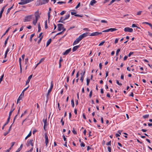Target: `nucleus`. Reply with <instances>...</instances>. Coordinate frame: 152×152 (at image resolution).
I'll return each instance as SVG.
<instances>
[{
  "label": "nucleus",
  "mask_w": 152,
  "mask_h": 152,
  "mask_svg": "<svg viewBox=\"0 0 152 152\" xmlns=\"http://www.w3.org/2000/svg\"><path fill=\"white\" fill-rule=\"evenodd\" d=\"M65 12V11H62L60 13L61 15H63Z\"/></svg>",
  "instance_id": "nucleus-54"
},
{
  "label": "nucleus",
  "mask_w": 152,
  "mask_h": 152,
  "mask_svg": "<svg viewBox=\"0 0 152 152\" xmlns=\"http://www.w3.org/2000/svg\"><path fill=\"white\" fill-rule=\"evenodd\" d=\"M64 18L62 17L61 18L60 20L58 21V22H61L62 23H64V21L65 20H64Z\"/></svg>",
  "instance_id": "nucleus-21"
},
{
  "label": "nucleus",
  "mask_w": 152,
  "mask_h": 152,
  "mask_svg": "<svg viewBox=\"0 0 152 152\" xmlns=\"http://www.w3.org/2000/svg\"><path fill=\"white\" fill-rule=\"evenodd\" d=\"M84 78V76H81L80 80H81V81L82 82H83Z\"/></svg>",
  "instance_id": "nucleus-37"
},
{
  "label": "nucleus",
  "mask_w": 152,
  "mask_h": 152,
  "mask_svg": "<svg viewBox=\"0 0 152 152\" xmlns=\"http://www.w3.org/2000/svg\"><path fill=\"white\" fill-rule=\"evenodd\" d=\"M92 91H91L90 92V94H89V96L90 98H91V97L92 96Z\"/></svg>",
  "instance_id": "nucleus-57"
},
{
  "label": "nucleus",
  "mask_w": 152,
  "mask_h": 152,
  "mask_svg": "<svg viewBox=\"0 0 152 152\" xmlns=\"http://www.w3.org/2000/svg\"><path fill=\"white\" fill-rule=\"evenodd\" d=\"M32 18V15H29L25 17L24 22L30 21L31 20Z\"/></svg>",
  "instance_id": "nucleus-4"
},
{
  "label": "nucleus",
  "mask_w": 152,
  "mask_h": 152,
  "mask_svg": "<svg viewBox=\"0 0 152 152\" xmlns=\"http://www.w3.org/2000/svg\"><path fill=\"white\" fill-rule=\"evenodd\" d=\"M100 22L102 23H107V21L104 20H101Z\"/></svg>",
  "instance_id": "nucleus-49"
},
{
  "label": "nucleus",
  "mask_w": 152,
  "mask_h": 152,
  "mask_svg": "<svg viewBox=\"0 0 152 152\" xmlns=\"http://www.w3.org/2000/svg\"><path fill=\"white\" fill-rule=\"evenodd\" d=\"M107 148H108V151L109 152H111V148L110 147H108Z\"/></svg>",
  "instance_id": "nucleus-64"
},
{
  "label": "nucleus",
  "mask_w": 152,
  "mask_h": 152,
  "mask_svg": "<svg viewBox=\"0 0 152 152\" xmlns=\"http://www.w3.org/2000/svg\"><path fill=\"white\" fill-rule=\"evenodd\" d=\"M27 113V111L26 110L24 112L21 114V115L20 116V118H21L24 115Z\"/></svg>",
  "instance_id": "nucleus-34"
},
{
  "label": "nucleus",
  "mask_w": 152,
  "mask_h": 152,
  "mask_svg": "<svg viewBox=\"0 0 152 152\" xmlns=\"http://www.w3.org/2000/svg\"><path fill=\"white\" fill-rule=\"evenodd\" d=\"M33 139H31L29 141H28V146H29L31 145L32 147L34 146Z\"/></svg>",
  "instance_id": "nucleus-11"
},
{
  "label": "nucleus",
  "mask_w": 152,
  "mask_h": 152,
  "mask_svg": "<svg viewBox=\"0 0 152 152\" xmlns=\"http://www.w3.org/2000/svg\"><path fill=\"white\" fill-rule=\"evenodd\" d=\"M49 1V0H40L37 1V5H42L43 4H45L47 3Z\"/></svg>",
  "instance_id": "nucleus-2"
},
{
  "label": "nucleus",
  "mask_w": 152,
  "mask_h": 152,
  "mask_svg": "<svg viewBox=\"0 0 152 152\" xmlns=\"http://www.w3.org/2000/svg\"><path fill=\"white\" fill-rule=\"evenodd\" d=\"M80 146L81 147H84L85 146V144L83 142H82L80 144Z\"/></svg>",
  "instance_id": "nucleus-46"
},
{
  "label": "nucleus",
  "mask_w": 152,
  "mask_h": 152,
  "mask_svg": "<svg viewBox=\"0 0 152 152\" xmlns=\"http://www.w3.org/2000/svg\"><path fill=\"white\" fill-rule=\"evenodd\" d=\"M51 39H49L47 42L46 47L48 46L51 43Z\"/></svg>",
  "instance_id": "nucleus-18"
},
{
  "label": "nucleus",
  "mask_w": 152,
  "mask_h": 152,
  "mask_svg": "<svg viewBox=\"0 0 152 152\" xmlns=\"http://www.w3.org/2000/svg\"><path fill=\"white\" fill-rule=\"evenodd\" d=\"M45 145L46 147H47L48 144V135L46 133H45Z\"/></svg>",
  "instance_id": "nucleus-5"
},
{
  "label": "nucleus",
  "mask_w": 152,
  "mask_h": 152,
  "mask_svg": "<svg viewBox=\"0 0 152 152\" xmlns=\"http://www.w3.org/2000/svg\"><path fill=\"white\" fill-rule=\"evenodd\" d=\"M31 135V132L30 131L28 134L27 135V136L25 137V139L26 140L29 137H30Z\"/></svg>",
  "instance_id": "nucleus-22"
},
{
  "label": "nucleus",
  "mask_w": 152,
  "mask_h": 152,
  "mask_svg": "<svg viewBox=\"0 0 152 152\" xmlns=\"http://www.w3.org/2000/svg\"><path fill=\"white\" fill-rule=\"evenodd\" d=\"M61 122L62 123V125L63 126L64 124V122L63 121V118H61Z\"/></svg>",
  "instance_id": "nucleus-50"
},
{
  "label": "nucleus",
  "mask_w": 152,
  "mask_h": 152,
  "mask_svg": "<svg viewBox=\"0 0 152 152\" xmlns=\"http://www.w3.org/2000/svg\"><path fill=\"white\" fill-rule=\"evenodd\" d=\"M124 31L125 32H132L133 31L132 28L129 27H126L124 28Z\"/></svg>",
  "instance_id": "nucleus-6"
},
{
  "label": "nucleus",
  "mask_w": 152,
  "mask_h": 152,
  "mask_svg": "<svg viewBox=\"0 0 152 152\" xmlns=\"http://www.w3.org/2000/svg\"><path fill=\"white\" fill-rule=\"evenodd\" d=\"M142 12V11H139L138 12H137V15H140L141 14V13Z\"/></svg>",
  "instance_id": "nucleus-59"
},
{
  "label": "nucleus",
  "mask_w": 152,
  "mask_h": 152,
  "mask_svg": "<svg viewBox=\"0 0 152 152\" xmlns=\"http://www.w3.org/2000/svg\"><path fill=\"white\" fill-rule=\"evenodd\" d=\"M80 47V45H76L74 47L72 48V51L73 52L76 51Z\"/></svg>",
  "instance_id": "nucleus-14"
},
{
  "label": "nucleus",
  "mask_w": 152,
  "mask_h": 152,
  "mask_svg": "<svg viewBox=\"0 0 152 152\" xmlns=\"http://www.w3.org/2000/svg\"><path fill=\"white\" fill-rule=\"evenodd\" d=\"M18 4L20 5H24L26 4V0H21L20 2H19Z\"/></svg>",
  "instance_id": "nucleus-15"
},
{
  "label": "nucleus",
  "mask_w": 152,
  "mask_h": 152,
  "mask_svg": "<svg viewBox=\"0 0 152 152\" xmlns=\"http://www.w3.org/2000/svg\"><path fill=\"white\" fill-rule=\"evenodd\" d=\"M10 118H8V119H7V122L5 123V124L3 125V126L2 127V129H4V127L10 121Z\"/></svg>",
  "instance_id": "nucleus-17"
},
{
  "label": "nucleus",
  "mask_w": 152,
  "mask_h": 152,
  "mask_svg": "<svg viewBox=\"0 0 152 152\" xmlns=\"http://www.w3.org/2000/svg\"><path fill=\"white\" fill-rule=\"evenodd\" d=\"M121 78L122 80H123L124 79V75L123 74H121Z\"/></svg>",
  "instance_id": "nucleus-62"
},
{
  "label": "nucleus",
  "mask_w": 152,
  "mask_h": 152,
  "mask_svg": "<svg viewBox=\"0 0 152 152\" xmlns=\"http://www.w3.org/2000/svg\"><path fill=\"white\" fill-rule=\"evenodd\" d=\"M23 97V96H22L21 95H20L18 98V101H19Z\"/></svg>",
  "instance_id": "nucleus-47"
},
{
  "label": "nucleus",
  "mask_w": 152,
  "mask_h": 152,
  "mask_svg": "<svg viewBox=\"0 0 152 152\" xmlns=\"http://www.w3.org/2000/svg\"><path fill=\"white\" fill-rule=\"evenodd\" d=\"M86 81H87V85L88 86L89 83L90 82V79L88 78H87L86 79Z\"/></svg>",
  "instance_id": "nucleus-40"
},
{
  "label": "nucleus",
  "mask_w": 152,
  "mask_h": 152,
  "mask_svg": "<svg viewBox=\"0 0 152 152\" xmlns=\"http://www.w3.org/2000/svg\"><path fill=\"white\" fill-rule=\"evenodd\" d=\"M96 2V1L95 0H92L90 2V4L91 6H93L94 5V4H95Z\"/></svg>",
  "instance_id": "nucleus-19"
},
{
  "label": "nucleus",
  "mask_w": 152,
  "mask_h": 152,
  "mask_svg": "<svg viewBox=\"0 0 152 152\" xmlns=\"http://www.w3.org/2000/svg\"><path fill=\"white\" fill-rule=\"evenodd\" d=\"M87 33H84L80 35L74 42L73 45H74L78 44L83 39L87 36Z\"/></svg>",
  "instance_id": "nucleus-1"
},
{
  "label": "nucleus",
  "mask_w": 152,
  "mask_h": 152,
  "mask_svg": "<svg viewBox=\"0 0 152 152\" xmlns=\"http://www.w3.org/2000/svg\"><path fill=\"white\" fill-rule=\"evenodd\" d=\"M50 12H48V19H49L50 17Z\"/></svg>",
  "instance_id": "nucleus-52"
},
{
  "label": "nucleus",
  "mask_w": 152,
  "mask_h": 152,
  "mask_svg": "<svg viewBox=\"0 0 152 152\" xmlns=\"http://www.w3.org/2000/svg\"><path fill=\"white\" fill-rule=\"evenodd\" d=\"M102 65L101 63H100L99 64V67L100 69H102Z\"/></svg>",
  "instance_id": "nucleus-58"
},
{
  "label": "nucleus",
  "mask_w": 152,
  "mask_h": 152,
  "mask_svg": "<svg viewBox=\"0 0 152 152\" xmlns=\"http://www.w3.org/2000/svg\"><path fill=\"white\" fill-rule=\"evenodd\" d=\"M72 132L74 134H77V132H76V131H75V130L74 128H73V130L72 131Z\"/></svg>",
  "instance_id": "nucleus-51"
},
{
  "label": "nucleus",
  "mask_w": 152,
  "mask_h": 152,
  "mask_svg": "<svg viewBox=\"0 0 152 152\" xmlns=\"http://www.w3.org/2000/svg\"><path fill=\"white\" fill-rule=\"evenodd\" d=\"M80 2H79L78 3V4L77 5L76 7L75 8V9H77V8H78L80 6Z\"/></svg>",
  "instance_id": "nucleus-56"
},
{
  "label": "nucleus",
  "mask_w": 152,
  "mask_h": 152,
  "mask_svg": "<svg viewBox=\"0 0 152 152\" xmlns=\"http://www.w3.org/2000/svg\"><path fill=\"white\" fill-rule=\"evenodd\" d=\"M116 83L119 86H121L122 85V84L121 83H120L119 82V81H118V80H116Z\"/></svg>",
  "instance_id": "nucleus-38"
},
{
  "label": "nucleus",
  "mask_w": 152,
  "mask_h": 152,
  "mask_svg": "<svg viewBox=\"0 0 152 152\" xmlns=\"http://www.w3.org/2000/svg\"><path fill=\"white\" fill-rule=\"evenodd\" d=\"M34 0H26V4H27L33 1Z\"/></svg>",
  "instance_id": "nucleus-44"
},
{
  "label": "nucleus",
  "mask_w": 152,
  "mask_h": 152,
  "mask_svg": "<svg viewBox=\"0 0 152 152\" xmlns=\"http://www.w3.org/2000/svg\"><path fill=\"white\" fill-rule=\"evenodd\" d=\"M34 36V34H31L30 37V41L31 42L32 41V38Z\"/></svg>",
  "instance_id": "nucleus-24"
},
{
  "label": "nucleus",
  "mask_w": 152,
  "mask_h": 152,
  "mask_svg": "<svg viewBox=\"0 0 152 152\" xmlns=\"http://www.w3.org/2000/svg\"><path fill=\"white\" fill-rule=\"evenodd\" d=\"M65 3H66L65 2L62 1H59L57 2V3L58 4H65Z\"/></svg>",
  "instance_id": "nucleus-39"
},
{
  "label": "nucleus",
  "mask_w": 152,
  "mask_h": 152,
  "mask_svg": "<svg viewBox=\"0 0 152 152\" xmlns=\"http://www.w3.org/2000/svg\"><path fill=\"white\" fill-rule=\"evenodd\" d=\"M28 62V58H26L25 59V63L26 64H27Z\"/></svg>",
  "instance_id": "nucleus-33"
},
{
  "label": "nucleus",
  "mask_w": 152,
  "mask_h": 152,
  "mask_svg": "<svg viewBox=\"0 0 152 152\" xmlns=\"http://www.w3.org/2000/svg\"><path fill=\"white\" fill-rule=\"evenodd\" d=\"M38 32H39L41 30L40 24V23H38Z\"/></svg>",
  "instance_id": "nucleus-23"
},
{
  "label": "nucleus",
  "mask_w": 152,
  "mask_h": 152,
  "mask_svg": "<svg viewBox=\"0 0 152 152\" xmlns=\"http://www.w3.org/2000/svg\"><path fill=\"white\" fill-rule=\"evenodd\" d=\"M9 37H8L6 39L5 42H4V46H6L7 44V42L8 41V39H9Z\"/></svg>",
  "instance_id": "nucleus-30"
},
{
  "label": "nucleus",
  "mask_w": 152,
  "mask_h": 152,
  "mask_svg": "<svg viewBox=\"0 0 152 152\" xmlns=\"http://www.w3.org/2000/svg\"><path fill=\"white\" fill-rule=\"evenodd\" d=\"M48 28L47 24V20H46L45 21V28L46 29Z\"/></svg>",
  "instance_id": "nucleus-45"
},
{
  "label": "nucleus",
  "mask_w": 152,
  "mask_h": 152,
  "mask_svg": "<svg viewBox=\"0 0 152 152\" xmlns=\"http://www.w3.org/2000/svg\"><path fill=\"white\" fill-rule=\"evenodd\" d=\"M34 15L35 17V19L37 20H38L40 18V15L39 13V11L37 10L34 13Z\"/></svg>",
  "instance_id": "nucleus-8"
},
{
  "label": "nucleus",
  "mask_w": 152,
  "mask_h": 152,
  "mask_svg": "<svg viewBox=\"0 0 152 152\" xmlns=\"http://www.w3.org/2000/svg\"><path fill=\"white\" fill-rule=\"evenodd\" d=\"M143 23H145L147 25H149L151 28V29H152V24H151V23H149L147 22H144Z\"/></svg>",
  "instance_id": "nucleus-25"
},
{
  "label": "nucleus",
  "mask_w": 152,
  "mask_h": 152,
  "mask_svg": "<svg viewBox=\"0 0 152 152\" xmlns=\"http://www.w3.org/2000/svg\"><path fill=\"white\" fill-rule=\"evenodd\" d=\"M119 39V38H116L115 40L114 43L115 44H116L118 42V40Z\"/></svg>",
  "instance_id": "nucleus-48"
},
{
  "label": "nucleus",
  "mask_w": 152,
  "mask_h": 152,
  "mask_svg": "<svg viewBox=\"0 0 152 152\" xmlns=\"http://www.w3.org/2000/svg\"><path fill=\"white\" fill-rule=\"evenodd\" d=\"M102 34L101 32H99L96 31L94 32H93L90 35V36H97L99 34Z\"/></svg>",
  "instance_id": "nucleus-7"
},
{
  "label": "nucleus",
  "mask_w": 152,
  "mask_h": 152,
  "mask_svg": "<svg viewBox=\"0 0 152 152\" xmlns=\"http://www.w3.org/2000/svg\"><path fill=\"white\" fill-rule=\"evenodd\" d=\"M134 53L133 52H130L128 54V56L129 57H130V56L132 55V54H133Z\"/></svg>",
  "instance_id": "nucleus-63"
},
{
  "label": "nucleus",
  "mask_w": 152,
  "mask_h": 152,
  "mask_svg": "<svg viewBox=\"0 0 152 152\" xmlns=\"http://www.w3.org/2000/svg\"><path fill=\"white\" fill-rule=\"evenodd\" d=\"M32 76V75H30L28 77V80H27V83H29L30 80Z\"/></svg>",
  "instance_id": "nucleus-20"
},
{
  "label": "nucleus",
  "mask_w": 152,
  "mask_h": 152,
  "mask_svg": "<svg viewBox=\"0 0 152 152\" xmlns=\"http://www.w3.org/2000/svg\"><path fill=\"white\" fill-rule=\"evenodd\" d=\"M110 31V28L103 30L102 31V32H107Z\"/></svg>",
  "instance_id": "nucleus-36"
},
{
  "label": "nucleus",
  "mask_w": 152,
  "mask_h": 152,
  "mask_svg": "<svg viewBox=\"0 0 152 152\" xmlns=\"http://www.w3.org/2000/svg\"><path fill=\"white\" fill-rule=\"evenodd\" d=\"M75 16H78V17H83V15H78V14H75Z\"/></svg>",
  "instance_id": "nucleus-55"
},
{
  "label": "nucleus",
  "mask_w": 152,
  "mask_h": 152,
  "mask_svg": "<svg viewBox=\"0 0 152 152\" xmlns=\"http://www.w3.org/2000/svg\"><path fill=\"white\" fill-rule=\"evenodd\" d=\"M71 103L72 104V106L73 107H74L75 106L74 101L73 99H72L71 101Z\"/></svg>",
  "instance_id": "nucleus-26"
},
{
  "label": "nucleus",
  "mask_w": 152,
  "mask_h": 152,
  "mask_svg": "<svg viewBox=\"0 0 152 152\" xmlns=\"http://www.w3.org/2000/svg\"><path fill=\"white\" fill-rule=\"evenodd\" d=\"M110 31L111 32H113L117 30V29L115 28H110Z\"/></svg>",
  "instance_id": "nucleus-28"
},
{
  "label": "nucleus",
  "mask_w": 152,
  "mask_h": 152,
  "mask_svg": "<svg viewBox=\"0 0 152 152\" xmlns=\"http://www.w3.org/2000/svg\"><path fill=\"white\" fill-rule=\"evenodd\" d=\"M120 51V49H118L116 51V56H118V53Z\"/></svg>",
  "instance_id": "nucleus-42"
},
{
  "label": "nucleus",
  "mask_w": 152,
  "mask_h": 152,
  "mask_svg": "<svg viewBox=\"0 0 152 152\" xmlns=\"http://www.w3.org/2000/svg\"><path fill=\"white\" fill-rule=\"evenodd\" d=\"M45 59V58H42L39 61V64L41 63Z\"/></svg>",
  "instance_id": "nucleus-35"
},
{
  "label": "nucleus",
  "mask_w": 152,
  "mask_h": 152,
  "mask_svg": "<svg viewBox=\"0 0 152 152\" xmlns=\"http://www.w3.org/2000/svg\"><path fill=\"white\" fill-rule=\"evenodd\" d=\"M105 41H102L101 43H100L99 45V46H101L103 45V44L105 42Z\"/></svg>",
  "instance_id": "nucleus-32"
},
{
  "label": "nucleus",
  "mask_w": 152,
  "mask_h": 152,
  "mask_svg": "<svg viewBox=\"0 0 152 152\" xmlns=\"http://www.w3.org/2000/svg\"><path fill=\"white\" fill-rule=\"evenodd\" d=\"M53 81H52L51 82L50 88V89H49V90L48 91V94H47V97H48V95L49 94L51 91L52 90L53 88Z\"/></svg>",
  "instance_id": "nucleus-3"
},
{
  "label": "nucleus",
  "mask_w": 152,
  "mask_h": 152,
  "mask_svg": "<svg viewBox=\"0 0 152 152\" xmlns=\"http://www.w3.org/2000/svg\"><path fill=\"white\" fill-rule=\"evenodd\" d=\"M47 118H46L45 119H43V122L44 123V129H45V127L46 126H47Z\"/></svg>",
  "instance_id": "nucleus-13"
},
{
  "label": "nucleus",
  "mask_w": 152,
  "mask_h": 152,
  "mask_svg": "<svg viewBox=\"0 0 152 152\" xmlns=\"http://www.w3.org/2000/svg\"><path fill=\"white\" fill-rule=\"evenodd\" d=\"M14 110H15V108H13L12 109H11V110L10 111V112L9 115V117H8V118H10V117L12 113Z\"/></svg>",
  "instance_id": "nucleus-16"
},
{
  "label": "nucleus",
  "mask_w": 152,
  "mask_h": 152,
  "mask_svg": "<svg viewBox=\"0 0 152 152\" xmlns=\"http://www.w3.org/2000/svg\"><path fill=\"white\" fill-rule=\"evenodd\" d=\"M111 143V141H110L108 142L106 144L107 145H110Z\"/></svg>",
  "instance_id": "nucleus-61"
},
{
  "label": "nucleus",
  "mask_w": 152,
  "mask_h": 152,
  "mask_svg": "<svg viewBox=\"0 0 152 152\" xmlns=\"http://www.w3.org/2000/svg\"><path fill=\"white\" fill-rule=\"evenodd\" d=\"M8 4H6V5L4 6V7H3L2 9L1 10V11L0 12V18L2 16V14L5 8L7 7V5Z\"/></svg>",
  "instance_id": "nucleus-10"
},
{
  "label": "nucleus",
  "mask_w": 152,
  "mask_h": 152,
  "mask_svg": "<svg viewBox=\"0 0 152 152\" xmlns=\"http://www.w3.org/2000/svg\"><path fill=\"white\" fill-rule=\"evenodd\" d=\"M42 38H43V36H42L41 37H40V38L38 42V43L39 44V43H40V42H41V41Z\"/></svg>",
  "instance_id": "nucleus-41"
},
{
  "label": "nucleus",
  "mask_w": 152,
  "mask_h": 152,
  "mask_svg": "<svg viewBox=\"0 0 152 152\" xmlns=\"http://www.w3.org/2000/svg\"><path fill=\"white\" fill-rule=\"evenodd\" d=\"M75 69H74L73 71H72V75H71L72 76H73L74 74L75 73Z\"/></svg>",
  "instance_id": "nucleus-60"
},
{
  "label": "nucleus",
  "mask_w": 152,
  "mask_h": 152,
  "mask_svg": "<svg viewBox=\"0 0 152 152\" xmlns=\"http://www.w3.org/2000/svg\"><path fill=\"white\" fill-rule=\"evenodd\" d=\"M9 132H10V129H9L7 132H5L4 133V136H6L7 134L9 133Z\"/></svg>",
  "instance_id": "nucleus-43"
},
{
  "label": "nucleus",
  "mask_w": 152,
  "mask_h": 152,
  "mask_svg": "<svg viewBox=\"0 0 152 152\" xmlns=\"http://www.w3.org/2000/svg\"><path fill=\"white\" fill-rule=\"evenodd\" d=\"M19 65H21V58H19Z\"/></svg>",
  "instance_id": "nucleus-53"
},
{
  "label": "nucleus",
  "mask_w": 152,
  "mask_h": 152,
  "mask_svg": "<svg viewBox=\"0 0 152 152\" xmlns=\"http://www.w3.org/2000/svg\"><path fill=\"white\" fill-rule=\"evenodd\" d=\"M71 48H70L66 50L63 53V55H66L68 54L71 51Z\"/></svg>",
  "instance_id": "nucleus-12"
},
{
  "label": "nucleus",
  "mask_w": 152,
  "mask_h": 152,
  "mask_svg": "<svg viewBox=\"0 0 152 152\" xmlns=\"http://www.w3.org/2000/svg\"><path fill=\"white\" fill-rule=\"evenodd\" d=\"M38 20H37V19H36L35 20H33V23L34 25H36Z\"/></svg>",
  "instance_id": "nucleus-29"
},
{
  "label": "nucleus",
  "mask_w": 152,
  "mask_h": 152,
  "mask_svg": "<svg viewBox=\"0 0 152 152\" xmlns=\"http://www.w3.org/2000/svg\"><path fill=\"white\" fill-rule=\"evenodd\" d=\"M70 16V15L69 14H68L67 15H65V16L64 18V20H65L67 19H68Z\"/></svg>",
  "instance_id": "nucleus-27"
},
{
  "label": "nucleus",
  "mask_w": 152,
  "mask_h": 152,
  "mask_svg": "<svg viewBox=\"0 0 152 152\" xmlns=\"http://www.w3.org/2000/svg\"><path fill=\"white\" fill-rule=\"evenodd\" d=\"M58 31H61V30H62L64 28L63 25L62 24H58Z\"/></svg>",
  "instance_id": "nucleus-9"
},
{
  "label": "nucleus",
  "mask_w": 152,
  "mask_h": 152,
  "mask_svg": "<svg viewBox=\"0 0 152 152\" xmlns=\"http://www.w3.org/2000/svg\"><path fill=\"white\" fill-rule=\"evenodd\" d=\"M149 115L148 114H146L142 116L143 118H148L149 117Z\"/></svg>",
  "instance_id": "nucleus-31"
}]
</instances>
